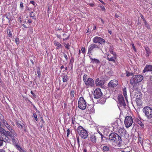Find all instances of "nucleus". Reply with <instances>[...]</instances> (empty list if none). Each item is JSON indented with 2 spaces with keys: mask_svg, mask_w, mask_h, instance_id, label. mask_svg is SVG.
Segmentation results:
<instances>
[{
  "mask_svg": "<svg viewBox=\"0 0 152 152\" xmlns=\"http://www.w3.org/2000/svg\"><path fill=\"white\" fill-rule=\"evenodd\" d=\"M109 138L110 141L111 142L120 143L121 141L120 136L115 133H111L109 135Z\"/></svg>",
  "mask_w": 152,
  "mask_h": 152,
  "instance_id": "obj_1",
  "label": "nucleus"
},
{
  "mask_svg": "<svg viewBox=\"0 0 152 152\" xmlns=\"http://www.w3.org/2000/svg\"><path fill=\"white\" fill-rule=\"evenodd\" d=\"M77 132L82 138L86 139L88 137V132L82 126H79L77 128Z\"/></svg>",
  "mask_w": 152,
  "mask_h": 152,
  "instance_id": "obj_2",
  "label": "nucleus"
},
{
  "mask_svg": "<svg viewBox=\"0 0 152 152\" xmlns=\"http://www.w3.org/2000/svg\"><path fill=\"white\" fill-rule=\"evenodd\" d=\"M144 115L148 119L152 118V109L149 106H145L142 109Z\"/></svg>",
  "mask_w": 152,
  "mask_h": 152,
  "instance_id": "obj_3",
  "label": "nucleus"
},
{
  "mask_svg": "<svg viewBox=\"0 0 152 152\" xmlns=\"http://www.w3.org/2000/svg\"><path fill=\"white\" fill-rule=\"evenodd\" d=\"M78 107L81 110H84L86 107V102L83 97H80L78 102Z\"/></svg>",
  "mask_w": 152,
  "mask_h": 152,
  "instance_id": "obj_4",
  "label": "nucleus"
},
{
  "mask_svg": "<svg viewBox=\"0 0 152 152\" xmlns=\"http://www.w3.org/2000/svg\"><path fill=\"white\" fill-rule=\"evenodd\" d=\"M118 106L119 109L124 108L126 106V104L124 102V98L122 95L118 96Z\"/></svg>",
  "mask_w": 152,
  "mask_h": 152,
  "instance_id": "obj_5",
  "label": "nucleus"
},
{
  "mask_svg": "<svg viewBox=\"0 0 152 152\" xmlns=\"http://www.w3.org/2000/svg\"><path fill=\"white\" fill-rule=\"evenodd\" d=\"M124 124L126 127L128 128L132 126L133 120L132 117L130 116H128L125 118L124 120Z\"/></svg>",
  "mask_w": 152,
  "mask_h": 152,
  "instance_id": "obj_6",
  "label": "nucleus"
},
{
  "mask_svg": "<svg viewBox=\"0 0 152 152\" xmlns=\"http://www.w3.org/2000/svg\"><path fill=\"white\" fill-rule=\"evenodd\" d=\"M85 83L87 88L92 87L94 85V80L90 78H88V79Z\"/></svg>",
  "mask_w": 152,
  "mask_h": 152,
  "instance_id": "obj_7",
  "label": "nucleus"
},
{
  "mask_svg": "<svg viewBox=\"0 0 152 152\" xmlns=\"http://www.w3.org/2000/svg\"><path fill=\"white\" fill-rule=\"evenodd\" d=\"M102 95L101 90L99 88H96L94 91V98L98 99L100 98Z\"/></svg>",
  "mask_w": 152,
  "mask_h": 152,
  "instance_id": "obj_8",
  "label": "nucleus"
},
{
  "mask_svg": "<svg viewBox=\"0 0 152 152\" xmlns=\"http://www.w3.org/2000/svg\"><path fill=\"white\" fill-rule=\"evenodd\" d=\"M93 42L95 43H99L102 44L105 42V40L99 37H95L93 39Z\"/></svg>",
  "mask_w": 152,
  "mask_h": 152,
  "instance_id": "obj_9",
  "label": "nucleus"
},
{
  "mask_svg": "<svg viewBox=\"0 0 152 152\" xmlns=\"http://www.w3.org/2000/svg\"><path fill=\"white\" fill-rule=\"evenodd\" d=\"M97 48H99L98 45L95 44H91L89 46L88 48V54H91L92 51Z\"/></svg>",
  "mask_w": 152,
  "mask_h": 152,
  "instance_id": "obj_10",
  "label": "nucleus"
},
{
  "mask_svg": "<svg viewBox=\"0 0 152 152\" xmlns=\"http://www.w3.org/2000/svg\"><path fill=\"white\" fill-rule=\"evenodd\" d=\"M97 134V133L95 134L94 133L91 134L88 137L89 140L91 141L93 143H96V134Z\"/></svg>",
  "mask_w": 152,
  "mask_h": 152,
  "instance_id": "obj_11",
  "label": "nucleus"
},
{
  "mask_svg": "<svg viewBox=\"0 0 152 152\" xmlns=\"http://www.w3.org/2000/svg\"><path fill=\"white\" fill-rule=\"evenodd\" d=\"M118 82L117 80H111L109 83L108 85L109 87H115L118 84Z\"/></svg>",
  "mask_w": 152,
  "mask_h": 152,
  "instance_id": "obj_12",
  "label": "nucleus"
},
{
  "mask_svg": "<svg viewBox=\"0 0 152 152\" xmlns=\"http://www.w3.org/2000/svg\"><path fill=\"white\" fill-rule=\"evenodd\" d=\"M95 83L97 86H101L104 84V81L103 80H99V78H97L95 81Z\"/></svg>",
  "mask_w": 152,
  "mask_h": 152,
  "instance_id": "obj_13",
  "label": "nucleus"
},
{
  "mask_svg": "<svg viewBox=\"0 0 152 152\" xmlns=\"http://www.w3.org/2000/svg\"><path fill=\"white\" fill-rule=\"evenodd\" d=\"M152 71V66L151 65H146L143 71L144 73L147 72L151 71Z\"/></svg>",
  "mask_w": 152,
  "mask_h": 152,
  "instance_id": "obj_14",
  "label": "nucleus"
},
{
  "mask_svg": "<svg viewBox=\"0 0 152 152\" xmlns=\"http://www.w3.org/2000/svg\"><path fill=\"white\" fill-rule=\"evenodd\" d=\"M136 77L135 75H134L131 79L130 82L132 85H135L137 84L138 83L136 79Z\"/></svg>",
  "mask_w": 152,
  "mask_h": 152,
  "instance_id": "obj_15",
  "label": "nucleus"
},
{
  "mask_svg": "<svg viewBox=\"0 0 152 152\" xmlns=\"http://www.w3.org/2000/svg\"><path fill=\"white\" fill-rule=\"evenodd\" d=\"M89 58L91 61V63L93 64H99L100 63V61L98 59L95 58H92L91 56L89 55Z\"/></svg>",
  "mask_w": 152,
  "mask_h": 152,
  "instance_id": "obj_16",
  "label": "nucleus"
},
{
  "mask_svg": "<svg viewBox=\"0 0 152 152\" xmlns=\"http://www.w3.org/2000/svg\"><path fill=\"white\" fill-rule=\"evenodd\" d=\"M0 132L1 134H3L4 135L7 136L10 134V132H6L4 129L0 127Z\"/></svg>",
  "mask_w": 152,
  "mask_h": 152,
  "instance_id": "obj_17",
  "label": "nucleus"
},
{
  "mask_svg": "<svg viewBox=\"0 0 152 152\" xmlns=\"http://www.w3.org/2000/svg\"><path fill=\"white\" fill-rule=\"evenodd\" d=\"M88 111L90 114H94L95 112V110L93 105H90L89 106Z\"/></svg>",
  "mask_w": 152,
  "mask_h": 152,
  "instance_id": "obj_18",
  "label": "nucleus"
},
{
  "mask_svg": "<svg viewBox=\"0 0 152 152\" xmlns=\"http://www.w3.org/2000/svg\"><path fill=\"white\" fill-rule=\"evenodd\" d=\"M136 77V79L137 83L141 82L143 79V77L140 75H135Z\"/></svg>",
  "mask_w": 152,
  "mask_h": 152,
  "instance_id": "obj_19",
  "label": "nucleus"
},
{
  "mask_svg": "<svg viewBox=\"0 0 152 152\" xmlns=\"http://www.w3.org/2000/svg\"><path fill=\"white\" fill-rule=\"evenodd\" d=\"M54 43L55 45L56 46V49H58L61 48L62 45L60 43L57 41H55Z\"/></svg>",
  "mask_w": 152,
  "mask_h": 152,
  "instance_id": "obj_20",
  "label": "nucleus"
},
{
  "mask_svg": "<svg viewBox=\"0 0 152 152\" xmlns=\"http://www.w3.org/2000/svg\"><path fill=\"white\" fill-rule=\"evenodd\" d=\"M112 126L113 129L114 128L115 129L116 128H118V127L119 126V125L118 123V121H115L112 124Z\"/></svg>",
  "mask_w": 152,
  "mask_h": 152,
  "instance_id": "obj_21",
  "label": "nucleus"
},
{
  "mask_svg": "<svg viewBox=\"0 0 152 152\" xmlns=\"http://www.w3.org/2000/svg\"><path fill=\"white\" fill-rule=\"evenodd\" d=\"M109 50L110 52L114 56H116V54L113 51V46H110Z\"/></svg>",
  "mask_w": 152,
  "mask_h": 152,
  "instance_id": "obj_22",
  "label": "nucleus"
},
{
  "mask_svg": "<svg viewBox=\"0 0 152 152\" xmlns=\"http://www.w3.org/2000/svg\"><path fill=\"white\" fill-rule=\"evenodd\" d=\"M125 130L123 128H120L118 129V132L120 134L122 135L124 134Z\"/></svg>",
  "mask_w": 152,
  "mask_h": 152,
  "instance_id": "obj_23",
  "label": "nucleus"
},
{
  "mask_svg": "<svg viewBox=\"0 0 152 152\" xmlns=\"http://www.w3.org/2000/svg\"><path fill=\"white\" fill-rule=\"evenodd\" d=\"M123 94L125 98L126 101L127 100V95L126 94V88H124L123 90Z\"/></svg>",
  "mask_w": 152,
  "mask_h": 152,
  "instance_id": "obj_24",
  "label": "nucleus"
},
{
  "mask_svg": "<svg viewBox=\"0 0 152 152\" xmlns=\"http://www.w3.org/2000/svg\"><path fill=\"white\" fill-rule=\"evenodd\" d=\"M145 48L146 53V56H148L149 54L151 53L150 50L149 48L147 47H145Z\"/></svg>",
  "mask_w": 152,
  "mask_h": 152,
  "instance_id": "obj_25",
  "label": "nucleus"
},
{
  "mask_svg": "<svg viewBox=\"0 0 152 152\" xmlns=\"http://www.w3.org/2000/svg\"><path fill=\"white\" fill-rule=\"evenodd\" d=\"M16 147L17 149H18L20 152H23V151H25L24 150H23L19 145L18 144H16Z\"/></svg>",
  "mask_w": 152,
  "mask_h": 152,
  "instance_id": "obj_26",
  "label": "nucleus"
},
{
  "mask_svg": "<svg viewBox=\"0 0 152 152\" xmlns=\"http://www.w3.org/2000/svg\"><path fill=\"white\" fill-rule=\"evenodd\" d=\"M75 92L74 91L72 90V91L70 93V98L71 99H73L74 96V94H75Z\"/></svg>",
  "mask_w": 152,
  "mask_h": 152,
  "instance_id": "obj_27",
  "label": "nucleus"
},
{
  "mask_svg": "<svg viewBox=\"0 0 152 152\" xmlns=\"http://www.w3.org/2000/svg\"><path fill=\"white\" fill-rule=\"evenodd\" d=\"M142 97V95L140 92H138L137 94V96H136V99H140Z\"/></svg>",
  "mask_w": 152,
  "mask_h": 152,
  "instance_id": "obj_28",
  "label": "nucleus"
},
{
  "mask_svg": "<svg viewBox=\"0 0 152 152\" xmlns=\"http://www.w3.org/2000/svg\"><path fill=\"white\" fill-rule=\"evenodd\" d=\"M63 82H66L67 80V76L66 75H64L63 76Z\"/></svg>",
  "mask_w": 152,
  "mask_h": 152,
  "instance_id": "obj_29",
  "label": "nucleus"
},
{
  "mask_svg": "<svg viewBox=\"0 0 152 152\" xmlns=\"http://www.w3.org/2000/svg\"><path fill=\"white\" fill-rule=\"evenodd\" d=\"M7 34L8 35L9 37L10 38H12V34L10 30L8 29H7Z\"/></svg>",
  "mask_w": 152,
  "mask_h": 152,
  "instance_id": "obj_30",
  "label": "nucleus"
},
{
  "mask_svg": "<svg viewBox=\"0 0 152 152\" xmlns=\"http://www.w3.org/2000/svg\"><path fill=\"white\" fill-rule=\"evenodd\" d=\"M99 103L102 104H104L106 101V99L105 98H101L100 99L99 101Z\"/></svg>",
  "mask_w": 152,
  "mask_h": 152,
  "instance_id": "obj_31",
  "label": "nucleus"
},
{
  "mask_svg": "<svg viewBox=\"0 0 152 152\" xmlns=\"http://www.w3.org/2000/svg\"><path fill=\"white\" fill-rule=\"evenodd\" d=\"M37 72L38 74V77L39 78H40L41 77V71L39 68H38L37 69Z\"/></svg>",
  "mask_w": 152,
  "mask_h": 152,
  "instance_id": "obj_32",
  "label": "nucleus"
},
{
  "mask_svg": "<svg viewBox=\"0 0 152 152\" xmlns=\"http://www.w3.org/2000/svg\"><path fill=\"white\" fill-rule=\"evenodd\" d=\"M88 75H87L85 74L83 76V80L84 83L86 81V80L88 79Z\"/></svg>",
  "mask_w": 152,
  "mask_h": 152,
  "instance_id": "obj_33",
  "label": "nucleus"
},
{
  "mask_svg": "<svg viewBox=\"0 0 152 152\" xmlns=\"http://www.w3.org/2000/svg\"><path fill=\"white\" fill-rule=\"evenodd\" d=\"M5 126L11 132L12 131V128L10 127V125L8 124H7Z\"/></svg>",
  "mask_w": 152,
  "mask_h": 152,
  "instance_id": "obj_34",
  "label": "nucleus"
},
{
  "mask_svg": "<svg viewBox=\"0 0 152 152\" xmlns=\"http://www.w3.org/2000/svg\"><path fill=\"white\" fill-rule=\"evenodd\" d=\"M107 59L109 61H111L113 62L115 61V60L114 59L111 58H110L107 57Z\"/></svg>",
  "mask_w": 152,
  "mask_h": 152,
  "instance_id": "obj_35",
  "label": "nucleus"
},
{
  "mask_svg": "<svg viewBox=\"0 0 152 152\" xmlns=\"http://www.w3.org/2000/svg\"><path fill=\"white\" fill-rule=\"evenodd\" d=\"M33 116H32V117H34L36 121H38V118H37V114L35 113H33Z\"/></svg>",
  "mask_w": 152,
  "mask_h": 152,
  "instance_id": "obj_36",
  "label": "nucleus"
},
{
  "mask_svg": "<svg viewBox=\"0 0 152 152\" xmlns=\"http://www.w3.org/2000/svg\"><path fill=\"white\" fill-rule=\"evenodd\" d=\"M103 149L105 151H107L109 150V148L107 146H104L103 148Z\"/></svg>",
  "mask_w": 152,
  "mask_h": 152,
  "instance_id": "obj_37",
  "label": "nucleus"
},
{
  "mask_svg": "<svg viewBox=\"0 0 152 152\" xmlns=\"http://www.w3.org/2000/svg\"><path fill=\"white\" fill-rule=\"evenodd\" d=\"M137 122L138 124L141 126L142 127H143L144 126V125L142 123L141 121V120H138L137 121Z\"/></svg>",
  "mask_w": 152,
  "mask_h": 152,
  "instance_id": "obj_38",
  "label": "nucleus"
},
{
  "mask_svg": "<svg viewBox=\"0 0 152 152\" xmlns=\"http://www.w3.org/2000/svg\"><path fill=\"white\" fill-rule=\"evenodd\" d=\"M136 102L137 104L138 105H141L142 103L140 99H136Z\"/></svg>",
  "mask_w": 152,
  "mask_h": 152,
  "instance_id": "obj_39",
  "label": "nucleus"
},
{
  "mask_svg": "<svg viewBox=\"0 0 152 152\" xmlns=\"http://www.w3.org/2000/svg\"><path fill=\"white\" fill-rule=\"evenodd\" d=\"M64 45L66 48L68 49H69V47L70 46V45L69 44V43L66 44V43H64Z\"/></svg>",
  "mask_w": 152,
  "mask_h": 152,
  "instance_id": "obj_40",
  "label": "nucleus"
},
{
  "mask_svg": "<svg viewBox=\"0 0 152 152\" xmlns=\"http://www.w3.org/2000/svg\"><path fill=\"white\" fill-rule=\"evenodd\" d=\"M3 17H5L6 16V18L8 20H9V23H10V22L12 20H11V17H10V16H7L6 15H4V16H3Z\"/></svg>",
  "mask_w": 152,
  "mask_h": 152,
  "instance_id": "obj_41",
  "label": "nucleus"
},
{
  "mask_svg": "<svg viewBox=\"0 0 152 152\" xmlns=\"http://www.w3.org/2000/svg\"><path fill=\"white\" fill-rule=\"evenodd\" d=\"M82 53L85 55L86 53V50L85 47H83L81 48Z\"/></svg>",
  "mask_w": 152,
  "mask_h": 152,
  "instance_id": "obj_42",
  "label": "nucleus"
},
{
  "mask_svg": "<svg viewBox=\"0 0 152 152\" xmlns=\"http://www.w3.org/2000/svg\"><path fill=\"white\" fill-rule=\"evenodd\" d=\"M138 139L140 143L142 145V139L141 138L140 136H139L138 137Z\"/></svg>",
  "mask_w": 152,
  "mask_h": 152,
  "instance_id": "obj_43",
  "label": "nucleus"
},
{
  "mask_svg": "<svg viewBox=\"0 0 152 152\" xmlns=\"http://www.w3.org/2000/svg\"><path fill=\"white\" fill-rule=\"evenodd\" d=\"M15 42L16 44L18 45L19 43V40L18 38H16L15 39Z\"/></svg>",
  "mask_w": 152,
  "mask_h": 152,
  "instance_id": "obj_44",
  "label": "nucleus"
},
{
  "mask_svg": "<svg viewBox=\"0 0 152 152\" xmlns=\"http://www.w3.org/2000/svg\"><path fill=\"white\" fill-rule=\"evenodd\" d=\"M97 132L101 136V139L102 140H103V137H104L103 135L102 134V133H101L100 131H99L98 130L97 131Z\"/></svg>",
  "mask_w": 152,
  "mask_h": 152,
  "instance_id": "obj_45",
  "label": "nucleus"
},
{
  "mask_svg": "<svg viewBox=\"0 0 152 152\" xmlns=\"http://www.w3.org/2000/svg\"><path fill=\"white\" fill-rule=\"evenodd\" d=\"M30 16L31 17L33 18V19L34 18L33 17L35 16V15L33 12H32L30 14Z\"/></svg>",
  "mask_w": 152,
  "mask_h": 152,
  "instance_id": "obj_46",
  "label": "nucleus"
},
{
  "mask_svg": "<svg viewBox=\"0 0 152 152\" xmlns=\"http://www.w3.org/2000/svg\"><path fill=\"white\" fill-rule=\"evenodd\" d=\"M17 126L18 127V128H22L23 126L20 123L18 122L17 124Z\"/></svg>",
  "mask_w": 152,
  "mask_h": 152,
  "instance_id": "obj_47",
  "label": "nucleus"
},
{
  "mask_svg": "<svg viewBox=\"0 0 152 152\" xmlns=\"http://www.w3.org/2000/svg\"><path fill=\"white\" fill-rule=\"evenodd\" d=\"M2 122H3V124L5 126L7 124H8L7 123V121L4 120V119H3L2 120Z\"/></svg>",
  "mask_w": 152,
  "mask_h": 152,
  "instance_id": "obj_48",
  "label": "nucleus"
},
{
  "mask_svg": "<svg viewBox=\"0 0 152 152\" xmlns=\"http://www.w3.org/2000/svg\"><path fill=\"white\" fill-rule=\"evenodd\" d=\"M77 142L78 144V147H79L80 146V141H79V139L78 137H77Z\"/></svg>",
  "mask_w": 152,
  "mask_h": 152,
  "instance_id": "obj_49",
  "label": "nucleus"
},
{
  "mask_svg": "<svg viewBox=\"0 0 152 152\" xmlns=\"http://www.w3.org/2000/svg\"><path fill=\"white\" fill-rule=\"evenodd\" d=\"M67 133V136L68 137L70 134V130L69 129H68L66 131Z\"/></svg>",
  "mask_w": 152,
  "mask_h": 152,
  "instance_id": "obj_50",
  "label": "nucleus"
},
{
  "mask_svg": "<svg viewBox=\"0 0 152 152\" xmlns=\"http://www.w3.org/2000/svg\"><path fill=\"white\" fill-rule=\"evenodd\" d=\"M20 7L22 9H23V3L22 2H21V3H20Z\"/></svg>",
  "mask_w": 152,
  "mask_h": 152,
  "instance_id": "obj_51",
  "label": "nucleus"
},
{
  "mask_svg": "<svg viewBox=\"0 0 152 152\" xmlns=\"http://www.w3.org/2000/svg\"><path fill=\"white\" fill-rule=\"evenodd\" d=\"M132 75V73H129V72H126V76H127L129 77Z\"/></svg>",
  "mask_w": 152,
  "mask_h": 152,
  "instance_id": "obj_52",
  "label": "nucleus"
},
{
  "mask_svg": "<svg viewBox=\"0 0 152 152\" xmlns=\"http://www.w3.org/2000/svg\"><path fill=\"white\" fill-rule=\"evenodd\" d=\"M87 4L89 5L90 6H91V7H93L94 6V4L93 3H88Z\"/></svg>",
  "mask_w": 152,
  "mask_h": 152,
  "instance_id": "obj_53",
  "label": "nucleus"
},
{
  "mask_svg": "<svg viewBox=\"0 0 152 152\" xmlns=\"http://www.w3.org/2000/svg\"><path fill=\"white\" fill-rule=\"evenodd\" d=\"M64 57L65 58L66 60L67 61L68 59V58L67 55L65 53L64 54Z\"/></svg>",
  "mask_w": 152,
  "mask_h": 152,
  "instance_id": "obj_54",
  "label": "nucleus"
},
{
  "mask_svg": "<svg viewBox=\"0 0 152 152\" xmlns=\"http://www.w3.org/2000/svg\"><path fill=\"white\" fill-rule=\"evenodd\" d=\"M132 47L133 48V50L134 51H136V49L135 48L134 46V45L133 44H132Z\"/></svg>",
  "mask_w": 152,
  "mask_h": 152,
  "instance_id": "obj_55",
  "label": "nucleus"
},
{
  "mask_svg": "<svg viewBox=\"0 0 152 152\" xmlns=\"http://www.w3.org/2000/svg\"><path fill=\"white\" fill-rule=\"evenodd\" d=\"M3 145V140H0V146H1Z\"/></svg>",
  "mask_w": 152,
  "mask_h": 152,
  "instance_id": "obj_56",
  "label": "nucleus"
},
{
  "mask_svg": "<svg viewBox=\"0 0 152 152\" xmlns=\"http://www.w3.org/2000/svg\"><path fill=\"white\" fill-rule=\"evenodd\" d=\"M30 3L33 4V5H35V2L33 1H31L30 2Z\"/></svg>",
  "mask_w": 152,
  "mask_h": 152,
  "instance_id": "obj_57",
  "label": "nucleus"
},
{
  "mask_svg": "<svg viewBox=\"0 0 152 152\" xmlns=\"http://www.w3.org/2000/svg\"><path fill=\"white\" fill-rule=\"evenodd\" d=\"M137 89V87L136 86H135L134 85L133 86V90H136Z\"/></svg>",
  "mask_w": 152,
  "mask_h": 152,
  "instance_id": "obj_58",
  "label": "nucleus"
},
{
  "mask_svg": "<svg viewBox=\"0 0 152 152\" xmlns=\"http://www.w3.org/2000/svg\"><path fill=\"white\" fill-rule=\"evenodd\" d=\"M143 21L144 22V23H145V25H146L147 24V23H146V21L145 18H144L143 19Z\"/></svg>",
  "mask_w": 152,
  "mask_h": 152,
  "instance_id": "obj_59",
  "label": "nucleus"
},
{
  "mask_svg": "<svg viewBox=\"0 0 152 152\" xmlns=\"http://www.w3.org/2000/svg\"><path fill=\"white\" fill-rule=\"evenodd\" d=\"M143 21L144 22V23H145V25H146L147 24V23H146V21L145 18H144L143 19Z\"/></svg>",
  "mask_w": 152,
  "mask_h": 152,
  "instance_id": "obj_60",
  "label": "nucleus"
},
{
  "mask_svg": "<svg viewBox=\"0 0 152 152\" xmlns=\"http://www.w3.org/2000/svg\"><path fill=\"white\" fill-rule=\"evenodd\" d=\"M69 38V36H68V37H66V38H63V40L64 41L65 40L68 39Z\"/></svg>",
  "mask_w": 152,
  "mask_h": 152,
  "instance_id": "obj_61",
  "label": "nucleus"
},
{
  "mask_svg": "<svg viewBox=\"0 0 152 152\" xmlns=\"http://www.w3.org/2000/svg\"><path fill=\"white\" fill-rule=\"evenodd\" d=\"M73 60L72 59H71L70 61V63H69V64H72V63H73Z\"/></svg>",
  "mask_w": 152,
  "mask_h": 152,
  "instance_id": "obj_62",
  "label": "nucleus"
},
{
  "mask_svg": "<svg viewBox=\"0 0 152 152\" xmlns=\"http://www.w3.org/2000/svg\"><path fill=\"white\" fill-rule=\"evenodd\" d=\"M96 26L94 25L93 28V30H94L96 29Z\"/></svg>",
  "mask_w": 152,
  "mask_h": 152,
  "instance_id": "obj_63",
  "label": "nucleus"
},
{
  "mask_svg": "<svg viewBox=\"0 0 152 152\" xmlns=\"http://www.w3.org/2000/svg\"><path fill=\"white\" fill-rule=\"evenodd\" d=\"M22 26H23V27L25 28H27V27L25 24H22Z\"/></svg>",
  "mask_w": 152,
  "mask_h": 152,
  "instance_id": "obj_64",
  "label": "nucleus"
}]
</instances>
